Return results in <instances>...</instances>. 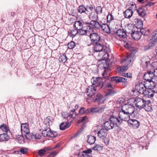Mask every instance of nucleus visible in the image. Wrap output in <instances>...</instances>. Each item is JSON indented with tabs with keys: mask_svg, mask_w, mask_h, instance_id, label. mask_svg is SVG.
Here are the masks:
<instances>
[{
	"mask_svg": "<svg viewBox=\"0 0 157 157\" xmlns=\"http://www.w3.org/2000/svg\"><path fill=\"white\" fill-rule=\"evenodd\" d=\"M121 124V121H119L118 117L114 116H111L109 121L104 123V127L107 130L113 129L115 126L118 127Z\"/></svg>",
	"mask_w": 157,
	"mask_h": 157,
	"instance_id": "nucleus-1",
	"label": "nucleus"
},
{
	"mask_svg": "<svg viewBox=\"0 0 157 157\" xmlns=\"http://www.w3.org/2000/svg\"><path fill=\"white\" fill-rule=\"evenodd\" d=\"M131 55L128 56L124 59H122L121 63L123 64H125V66H121L117 67V72L119 73H121L125 71L128 68V65L133 60V58Z\"/></svg>",
	"mask_w": 157,
	"mask_h": 157,
	"instance_id": "nucleus-2",
	"label": "nucleus"
},
{
	"mask_svg": "<svg viewBox=\"0 0 157 157\" xmlns=\"http://www.w3.org/2000/svg\"><path fill=\"white\" fill-rule=\"evenodd\" d=\"M104 58H105V60H103L101 61V63L100 64L101 66L104 68L105 69L102 74L103 78H106L107 77V75L106 73V69H107L109 66L110 62L108 59L109 55L108 53H105L104 55Z\"/></svg>",
	"mask_w": 157,
	"mask_h": 157,
	"instance_id": "nucleus-3",
	"label": "nucleus"
},
{
	"mask_svg": "<svg viewBox=\"0 0 157 157\" xmlns=\"http://www.w3.org/2000/svg\"><path fill=\"white\" fill-rule=\"evenodd\" d=\"M105 100V97L100 93L97 94L90 100L89 98H86V101L88 103H90L93 101L96 102L98 105L103 103Z\"/></svg>",
	"mask_w": 157,
	"mask_h": 157,
	"instance_id": "nucleus-4",
	"label": "nucleus"
},
{
	"mask_svg": "<svg viewBox=\"0 0 157 157\" xmlns=\"http://www.w3.org/2000/svg\"><path fill=\"white\" fill-rule=\"evenodd\" d=\"M97 20H91L90 22H86L85 24L87 25L88 29L91 33L94 32V29H99L101 28V24Z\"/></svg>",
	"mask_w": 157,
	"mask_h": 157,
	"instance_id": "nucleus-5",
	"label": "nucleus"
},
{
	"mask_svg": "<svg viewBox=\"0 0 157 157\" xmlns=\"http://www.w3.org/2000/svg\"><path fill=\"white\" fill-rule=\"evenodd\" d=\"M42 135L44 137H54L57 136V133L56 132L52 131L49 127L45 126L44 129L42 132Z\"/></svg>",
	"mask_w": 157,
	"mask_h": 157,
	"instance_id": "nucleus-6",
	"label": "nucleus"
},
{
	"mask_svg": "<svg viewBox=\"0 0 157 157\" xmlns=\"http://www.w3.org/2000/svg\"><path fill=\"white\" fill-rule=\"evenodd\" d=\"M52 150V148L50 147H45L43 149L39 150L38 151L39 155L41 156H44L45 154L49 153L48 156H52L54 157L56 155L57 152L56 151H53L48 152V151Z\"/></svg>",
	"mask_w": 157,
	"mask_h": 157,
	"instance_id": "nucleus-7",
	"label": "nucleus"
},
{
	"mask_svg": "<svg viewBox=\"0 0 157 157\" xmlns=\"http://www.w3.org/2000/svg\"><path fill=\"white\" fill-rule=\"evenodd\" d=\"M97 89L96 88L93 86H90L86 88V93L89 98H89L90 100L94 97H93L97 93Z\"/></svg>",
	"mask_w": 157,
	"mask_h": 157,
	"instance_id": "nucleus-8",
	"label": "nucleus"
},
{
	"mask_svg": "<svg viewBox=\"0 0 157 157\" xmlns=\"http://www.w3.org/2000/svg\"><path fill=\"white\" fill-rule=\"evenodd\" d=\"M92 85L96 87L101 86V88L104 87L103 81L102 78L100 77L95 78L93 77L91 79Z\"/></svg>",
	"mask_w": 157,
	"mask_h": 157,
	"instance_id": "nucleus-9",
	"label": "nucleus"
},
{
	"mask_svg": "<svg viewBox=\"0 0 157 157\" xmlns=\"http://www.w3.org/2000/svg\"><path fill=\"white\" fill-rule=\"evenodd\" d=\"M130 115L122 108L121 110L119 112L118 117L119 121H121V124L122 121H127L130 119Z\"/></svg>",
	"mask_w": 157,
	"mask_h": 157,
	"instance_id": "nucleus-10",
	"label": "nucleus"
},
{
	"mask_svg": "<svg viewBox=\"0 0 157 157\" xmlns=\"http://www.w3.org/2000/svg\"><path fill=\"white\" fill-rule=\"evenodd\" d=\"M94 44V52H102L103 51L104 53L105 54V53H107V50H109V48H106V50L104 49V47L103 45L100 43V42H98L97 43Z\"/></svg>",
	"mask_w": 157,
	"mask_h": 157,
	"instance_id": "nucleus-11",
	"label": "nucleus"
},
{
	"mask_svg": "<svg viewBox=\"0 0 157 157\" xmlns=\"http://www.w3.org/2000/svg\"><path fill=\"white\" fill-rule=\"evenodd\" d=\"M155 77V74L154 71L152 72L151 71H149L146 73L144 75L143 78L146 81L148 82L149 83L152 82L154 84L152 80Z\"/></svg>",
	"mask_w": 157,
	"mask_h": 157,
	"instance_id": "nucleus-12",
	"label": "nucleus"
},
{
	"mask_svg": "<svg viewBox=\"0 0 157 157\" xmlns=\"http://www.w3.org/2000/svg\"><path fill=\"white\" fill-rule=\"evenodd\" d=\"M122 109L130 115L134 113L135 111L134 106L131 104H126L122 107Z\"/></svg>",
	"mask_w": 157,
	"mask_h": 157,
	"instance_id": "nucleus-13",
	"label": "nucleus"
},
{
	"mask_svg": "<svg viewBox=\"0 0 157 157\" xmlns=\"http://www.w3.org/2000/svg\"><path fill=\"white\" fill-rule=\"evenodd\" d=\"M89 34L90 40L92 43L94 44L100 42L101 37L98 33L93 32Z\"/></svg>",
	"mask_w": 157,
	"mask_h": 157,
	"instance_id": "nucleus-14",
	"label": "nucleus"
},
{
	"mask_svg": "<svg viewBox=\"0 0 157 157\" xmlns=\"http://www.w3.org/2000/svg\"><path fill=\"white\" fill-rule=\"evenodd\" d=\"M108 132L105 129L102 128L98 132V136L100 138L104 140V142L105 144H108L109 141L107 140V141L105 140V138L107 135Z\"/></svg>",
	"mask_w": 157,
	"mask_h": 157,
	"instance_id": "nucleus-15",
	"label": "nucleus"
},
{
	"mask_svg": "<svg viewBox=\"0 0 157 157\" xmlns=\"http://www.w3.org/2000/svg\"><path fill=\"white\" fill-rule=\"evenodd\" d=\"M108 79L110 80L111 82H114V83L116 84L120 82H125L127 79L124 78L117 76H113L111 77H108Z\"/></svg>",
	"mask_w": 157,
	"mask_h": 157,
	"instance_id": "nucleus-16",
	"label": "nucleus"
},
{
	"mask_svg": "<svg viewBox=\"0 0 157 157\" xmlns=\"http://www.w3.org/2000/svg\"><path fill=\"white\" fill-rule=\"evenodd\" d=\"M105 88L108 90L105 94L106 96H112L116 93V92L113 90L115 88V86L110 83L107 84L105 86Z\"/></svg>",
	"mask_w": 157,
	"mask_h": 157,
	"instance_id": "nucleus-17",
	"label": "nucleus"
},
{
	"mask_svg": "<svg viewBox=\"0 0 157 157\" xmlns=\"http://www.w3.org/2000/svg\"><path fill=\"white\" fill-rule=\"evenodd\" d=\"M128 29L129 28H128L126 30V32L128 33L131 34L132 36L133 39L136 40H139L140 39L142 35L140 31H133L132 30H131V31H128Z\"/></svg>",
	"mask_w": 157,
	"mask_h": 157,
	"instance_id": "nucleus-18",
	"label": "nucleus"
},
{
	"mask_svg": "<svg viewBox=\"0 0 157 157\" xmlns=\"http://www.w3.org/2000/svg\"><path fill=\"white\" fill-rule=\"evenodd\" d=\"M147 86H146L143 83H140L138 86H136V89L139 93L144 94L147 89Z\"/></svg>",
	"mask_w": 157,
	"mask_h": 157,
	"instance_id": "nucleus-19",
	"label": "nucleus"
},
{
	"mask_svg": "<svg viewBox=\"0 0 157 157\" xmlns=\"http://www.w3.org/2000/svg\"><path fill=\"white\" fill-rule=\"evenodd\" d=\"M88 29V26L87 25H86V26L83 27L82 29L78 30V34L82 35H88L91 33Z\"/></svg>",
	"mask_w": 157,
	"mask_h": 157,
	"instance_id": "nucleus-20",
	"label": "nucleus"
},
{
	"mask_svg": "<svg viewBox=\"0 0 157 157\" xmlns=\"http://www.w3.org/2000/svg\"><path fill=\"white\" fill-rule=\"evenodd\" d=\"M92 152L90 149H88L87 150L83 151H78L77 155L78 157H90L89 154Z\"/></svg>",
	"mask_w": 157,
	"mask_h": 157,
	"instance_id": "nucleus-21",
	"label": "nucleus"
},
{
	"mask_svg": "<svg viewBox=\"0 0 157 157\" xmlns=\"http://www.w3.org/2000/svg\"><path fill=\"white\" fill-rule=\"evenodd\" d=\"M136 105L140 108H144V105L146 104V101L144 99L137 98L135 100Z\"/></svg>",
	"mask_w": 157,
	"mask_h": 157,
	"instance_id": "nucleus-22",
	"label": "nucleus"
},
{
	"mask_svg": "<svg viewBox=\"0 0 157 157\" xmlns=\"http://www.w3.org/2000/svg\"><path fill=\"white\" fill-rule=\"evenodd\" d=\"M128 124L130 125V127H132L135 128H138L140 125L139 122L136 119H130L128 121Z\"/></svg>",
	"mask_w": 157,
	"mask_h": 157,
	"instance_id": "nucleus-23",
	"label": "nucleus"
},
{
	"mask_svg": "<svg viewBox=\"0 0 157 157\" xmlns=\"http://www.w3.org/2000/svg\"><path fill=\"white\" fill-rule=\"evenodd\" d=\"M150 59L147 56L142 58L141 59V64L144 66V67L147 68L148 64L150 62Z\"/></svg>",
	"mask_w": 157,
	"mask_h": 157,
	"instance_id": "nucleus-24",
	"label": "nucleus"
},
{
	"mask_svg": "<svg viewBox=\"0 0 157 157\" xmlns=\"http://www.w3.org/2000/svg\"><path fill=\"white\" fill-rule=\"evenodd\" d=\"M21 131L22 135L29 132V125L27 123H23L21 124Z\"/></svg>",
	"mask_w": 157,
	"mask_h": 157,
	"instance_id": "nucleus-25",
	"label": "nucleus"
},
{
	"mask_svg": "<svg viewBox=\"0 0 157 157\" xmlns=\"http://www.w3.org/2000/svg\"><path fill=\"white\" fill-rule=\"evenodd\" d=\"M116 34L120 38H124L126 36V32L122 29H119L117 30Z\"/></svg>",
	"mask_w": 157,
	"mask_h": 157,
	"instance_id": "nucleus-26",
	"label": "nucleus"
},
{
	"mask_svg": "<svg viewBox=\"0 0 157 157\" xmlns=\"http://www.w3.org/2000/svg\"><path fill=\"white\" fill-rule=\"evenodd\" d=\"M148 87L149 88H147L144 95L148 98H151L153 97L155 93L149 86H148Z\"/></svg>",
	"mask_w": 157,
	"mask_h": 157,
	"instance_id": "nucleus-27",
	"label": "nucleus"
},
{
	"mask_svg": "<svg viewBox=\"0 0 157 157\" xmlns=\"http://www.w3.org/2000/svg\"><path fill=\"white\" fill-rule=\"evenodd\" d=\"M100 28L106 33H109L111 32L109 26L106 24L103 23L101 24Z\"/></svg>",
	"mask_w": 157,
	"mask_h": 157,
	"instance_id": "nucleus-28",
	"label": "nucleus"
},
{
	"mask_svg": "<svg viewBox=\"0 0 157 157\" xmlns=\"http://www.w3.org/2000/svg\"><path fill=\"white\" fill-rule=\"evenodd\" d=\"M0 128L3 132L10 134V132L9 130V127L6 124H2L0 126Z\"/></svg>",
	"mask_w": 157,
	"mask_h": 157,
	"instance_id": "nucleus-29",
	"label": "nucleus"
},
{
	"mask_svg": "<svg viewBox=\"0 0 157 157\" xmlns=\"http://www.w3.org/2000/svg\"><path fill=\"white\" fill-rule=\"evenodd\" d=\"M53 121V118L50 116L47 117L45 119L44 122L46 125L49 127L50 125H52Z\"/></svg>",
	"mask_w": 157,
	"mask_h": 157,
	"instance_id": "nucleus-30",
	"label": "nucleus"
},
{
	"mask_svg": "<svg viewBox=\"0 0 157 157\" xmlns=\"http://www.w3.org/2000/svg\"><path fill=\"white\" fill-rule=\"evenodd\" d=\"M74 29L78 30L82 28L83 27V25L80 21H77L75 22L74 25Z\"/></svg>",
	"mask_w": 157,
	"mask_h": 157,
	"instance_id": "nucleus-31",
	"label": "nucleus"
},
{
	"mask_svg": "<svg viewBox=\"0 0 157 157\" xmlns=\"http://www.w3.org/2000/svg\"><path fill=\"white\" fill-rule=\"evenodd\" d=\"M89 17V19L91 20H98V14L94 12L90 13Z\"/></svg>",
	"mask_w": 157,
	"mask_h": 157,
	"instance_id": "nucleus-32",
	"label": "nucleus"
},
{
	"mask_svg": "<svg viewBox=\"0 0 157 157\" xmlns=\"http://www.w3.org/2000/svg\"><path fill=\"white\" fill-rule=\"evenodd\" d=\"M133 14V11L128 9L124 12V15L125 18H128L132 16Z\"/></svg>",
	"mask_w": 157,
	"mask_h": 157,
	"instance_id": "nucleus-33",
	"label": "nucleus"
},
{
	"mask_svg": "<svg viewBox=\"0 0 157 157\" xmlns=\"http://www.w3.org/2000/svg\"><path fill=\"white\" fill-rule=\"evenodd\" d=\"M148 102V103H147V102H146L144 108L147 111H151L152 110V109L150 101H149Z\"/></svg>",
	"mask_w": 157,
	"mask_h": 157,
	"instance_id": "nucleus-34",
	"label": "nucleus"
},
{
	"mask_svg": "<svg viewBox=\"0 0 157 157\" xmlns=\"http://www.w3.org/2000/svg\"><path fill=\"white\" fill-rule=\"evenodd\" d=\"M96 140V137L92 135H89L87 137V142L90 144H94Z\"/></svg>",
	"mask_w": 157,
	"mask_h": 157,
	"instance_id": "nucleus-35",
	"label": "nucleus"
},
{
	"mask_svg": "<svg viewBox=\"0 0 157 157\" xmlns=\"http://www.w3.org/2000/svg\"><path fill=\"white\" fill-rule=\"evenodd\" d=\"M137 12L139 15L142 17H144L145 14L146 12L144 8L142 7H140L136 10Z\"/></svg>",
	"mask_w": 157,
	"mask_h": 157,
	"instance_id": "nucleus-36",
	"label": "nucleus"
},
{
	"mask_svg": "<svg viewBox=\"0 0 157 157\" xmlns=\"http://www.w3.org/2000/svg\"><path fill=\"white\" fill-rule=\"evenodd\" d=\"M10 134L4 133L0 134V140L1 141H7L8 140V135Z\"/></svg>",
	"mask_w": 157,
	"mask_h": 157,
	"instance_id": "nucleus-37",
	"label": "nucleus"
},
{
	"mask_svg": "<svg viewBox=\"0 0 157 157\" xmlns=\"http://www.w3.org/2000/svg\"><path fill=\"white\" fill-rule=\"evenodd\" d=\"M68 35L72 38L75 37L78 33V30L74 29L73 30H70L68 32Z\"/></svg>",
	"mask_w": 157,
	"mask_h": 157,
	"instance_id": "nucleus-38",
	"label": "nucleus"
},
{
	"mask_svg": "<svg viewBox=\"0 0 157 157\" xmlns=\"http://www.w3.org/2000/svg\"><path fill=\"white\" fill-rule=\"evenodd\" d=\"M76 115L77 113L75 111V110L72 109L70 111L68 114V117L66 118L67 119H68L69 118H71L73 119H74L75 118Z\"/></svg>",
	"mask_w": 157,
	"mask_h": 157,
	"instance_id": "nucleus-39",
	"label": "nucleus"
},
{
	"mask_svg": "<svg viewBox=\"0 0 157 157\" xmlns=\"http://www.w3.org/2000/svg\"><path fill=\"white\" fill-rule=\"evenodd\" d=\"M70 126V124L67 122L62 123L59 125L60 129L61 130H64Z\"/></svg>",
	"mask_w": 157,
	"mask_h": 157,
	"instance_id": "nucleus-40",
	"label": "nucleus"
},
{
	"mask_svg": "<svg viewBox=\"0 0 157 157\" xmlns=\"http://www.w3.org/2000/svg\"><path fill=\"white\" fill-rule=\"evenodd\" d=\"M78 11L80 13H84L86 11H88L87 10L86 8L83 5H81L78 7Z\"/></svg>",
	"mask_w": 157,
	"mask_h": 157,
	"instance_id": "nucleus-41",
	"label": "nucleus"
},
{
	"mask_svg": "<svg viewBox=\"0 0 157 157\" xmlns=\"http://www.w3.org/2000/svg\"><path fill=\"white\" fill-rule=\"evenodd\" d=\"M140 32L141 33V34L143 35L144 36H147L149 34V31L147 29H144L141 28L140 29Z\"/></svg>",
	"mask_w": 157,
	"mask_h": 157,
	"instance_id": "nucleus-42",
	"label": "nucleus"
},
{
	"mask_svg": "<svg viewBox=\"0 0 157 157\" xmlns=\"http://www.w3.org/2000/svg\"><path fill=\"white\" fill-rule=\"evenodd\" d=\"M25 136V138L28 140H31L33 138L34 136L33 134L32 133H31L29 132L25 133V134L23 135Z\"/></svg>",
	"mask_w": 157,
	"mask_h": 157,
	"instance_id": "nucleus-43",
	"label": "nucleus"
},
{
	"mask_svg": "<svg viewBox=\"0 0 157 157\" xmlns=\"http://www.w3.org/2000/svg\"><path fill=\"white\" fill-rule=\"evenodd\" d=\"M67 58L65 55L63 54L62 56H61L59 58V60L60 62L64 63L67 60Z\"/></svg>",
	"mask_w": 157,
	"mask_h": 157,
	"instance_id": "nucleus-44",
	"label": "nucleus"
},
{
	"mask_svg": "<svg viewBox=\"0 0 157 157\" xmlns=\"http://www.w3.org/2000/svg\"><path fill=\"white\" fill-rule=\"evenodd\" d=\"M95 11L98 14L101 13H102V8L101 6H97L95 9Z\"/></svg>",
	"mask_w": 157,
	"mask_h": 157,
	"instance_id": "nucleus-45",
	"label": "nucleus"
},
{
	"mask_svg": "<svg viewBox=\"0 0 157 157\" xmlns=\"http://www.w3.org/2000/svg\"><path fill=\"white\" fill-rule=\"evenodd\" d=\"M75 46V43L74 41H71L68 44V47L70 49H72Z\"/></svg>",
	"mask_w": 157,
	"mask_h": 157,
	"instance_id": "nucleus-46",
	"label": "nucleus"
},
{
	"mask_svg": "<svg viewBox=\"0 0 157 157\" xmlns=\"http://www.w3.org/2000/svg\"><path fill=\"white\" fill-rule=\"evenodd\" d=\"M155 38V39L152 38L151 39V41L149 43L150 45H152V47L154 46L156 44V43L157 41L156 38Z\"/></svg>",
	"mask_w": 157,
	"mask_h": 157,
	"instance_id": "nucleus-47",
	"label": "nucleus"
},
{
	"mask_svg": "<svg viewBox=\"0 0 157 157\" xmlns=\"http://www.w3.org/2000/svg\"><path fill=\"white\" fill-rule=\"evenodd\" d=\"M107 20L108 22H110L111 20L114 19V17L112 14L109 13L107 17Z\"/></svg>",
	"mask_w": 157,
	"mask_h": 157,
	"instance_id": "nucleus-48",
	"label": "nucleus"
},
{
	"mask_svg": "<svg viewBox=\"0 0 157 157\" xmlns=\"http://www.w3.org/2000/svg\"><path fill=\"white\" fill-rule=\"evenodd\" d=\"M32 74L35 76L37 75H38L40 73V72L36 68L33 69L32 71Z\"/></svg>",
	"mask_w": 157,
	"mask_h": 157,
	"instance_id": "nucleus-49",
	"label": "nucleus"
},
{
	"mask_svg": "<svg viewBox=\"0 0 157 157\" xmlns=\"http://www.w3.org/2000/svg\"><path fill=\"white\" fill-rule=\"evenodd\" d=\"M93 149L94 150L100 151L102 150V148L99 145H96L93 147Z\"/></svg>",
	"mask_w": 157,
	"mask_h": 157,
	"instance_id": "nucleus-50",
	"label": "nucleus"
},
{
	"mask_svg": "<svg viewBox=\"0 0 157 157\" xmlns=\"http://www.w3.org/2000/svg\"><path fill=\"white\" fill-rule=\"evenodd\" d=\"M17 139L19 143H22L24 142V137L21 136H19L17 137Z\"/></svg>",
	"mask_w": 157,
	"mask_h": 157,
	"instance_id": "nucleus-51",
	"label": "nucleus"
},
{
	"mask_svg": "<svg viewBox=\"0 0 157 157\" xmlns=\"http://www.w3.org/2000/svg\"><path fill=\"white\" fill-rule=\"evenodd\" d=\"M128 10H132L133 11H135L136 10V4L134 3L133 4H132L129 7V8Z\"/></svg>",
	"mask_w": 157,
	"mask_h": 157,
	"instance_id": "nucleus-52",
	"label": "nucleus"
},
{
	"mask_svg": "<svg viewBox=\"0 0 157 157\" xmlns=\"http://www.w3.org/2000/svg\"><path fill=\"white\" fill-rule=\"evenodd\" d=\"M98 109V108L97 107L92 108L90 109V112L93 113H97Z\"/></svg>",
	"mask_w": 157,
	"mask_h": 157,
	"instance_id": "nucleus-53",
	"label": "nucleus"
},
{
	"mask_svg": "<svg viewBox=\"0 0 157 157\" xmlns=\"http://www.w3.org/2000/svg\"><path fill=\"white\" fill-rule=\"evenodd\" d=\"M27 150L26 148H22L20 149V151H18V152H20L23 154H25L27 153Z\"/></svg>",
	"mask_w": 157,
	"mask_h": 157,
	"instance_id": "nucleus-54",
	"label": "nucleus"
},
{
	"mask_svg": "<svg viewBox=\"0 0 157 157\" xmlns=\"http://www.w3.org/2000/svg\"><path fill=\"white\" fill-rule=\"evenodd\" d=\"M122 75L128 78H131L132 77V74H131L127 73H123L122 74Z\"/></svg>",
	"mask_w": 157,
	"mask_h": 157,
	"instance_id": "nucleus-55",
	"label": "nucleus"
},
{
	"mask_svg": "<svg viewBox=\"0 0 157 157\" xmlns=\"http://www.w3.org/2000/svg\"><path fill=\"white\" fill-rule=\"evenodd\" d=\"M98 113H101L103 112L105 109V106H102L100 107H98Z\"/></svg>",
	"mask_w": 157,
	"mask_h": 157,
	"instance_id": "nucleus-56",
	"label": "nucleus"
},
{
	"mask_svg": "<svg viewBox=\"0 0 157 157\" xmlns=\"http://www.w3.org/2000/svg\"><path fill=\"white\" fill-rule=\"evenodd\" d=\"M150 84L151 85V88H152L155 93H157V85H154L152 86L151 84Z\"/></svg>",
	"mask_w": 157,
	"mask_h": 157,
	"instance_id": "nucleus-57",
	"label": "nucleus"
},
{
	"mask_svg": "<svg viewBox=\"0 0 157 157\" xmlns=\"http://www.w3.org/2000/svg\"><path fill=\"white\" fill-rule=\"evenodd\" d=\"M152 47V45H150L149 44L144 47V51H147L151 49Z\"/></svg>",
	"mask_w": 157,
	"mask_h": 157,
	"instance_id": "nucleus-58",
	"label": "nucleus"
},
{
	"mask_svg": "<svg viewBox=\"0 0 157 157\" xmlns=\"http://www.w3.org/2000/svg\"><path fill=\"white\" fill-rule=\"evenodd\" d=\"M155 37L156 38V39H157V29L153 32L152 34V38L155 39Z\"/></svg>",
	"mask_w": 157,
	"mask_h": 157,
	"instance_id": "nucleus-59",
	"label": "nucleus"
},
{
	"mask_svg": "<svg viewBox=\"0 0 157 157\" xmlns=\"http://www.w3.org/2000/svg\"><path fill=\"white\" fill-rule=\"evenodd\" d=\"M34 136L33 138H35L37 139H39L41 138V136L40 135L38 134H33Z\"/></svg>",
	"mask_w": 157,
	"mask_h": 157,
	"instance_id": "nucleus-60",
	"label": "nucleus"
},
{
	"mask_svg": "<svg viewBox=\"0 0 157 157\" xmlns=\"http://www.w3.org/2000/svg\"><path fill=\"white\" fill-rule=\"evenodd\" d=\"M85 109L84 107H82L79 110V113L82 114L85 113Z\"/></svg>",
	"mask_w": 157,
	"mask_h": 157,
	"instance_id": "nucleus-61",
	"label": "nucleus"
},
{
	"mask_svg": "<svg viewBox=\"0 0 157 157\" xmlns=\"http://www.w3.org/2000/svg\"><path fill=\"white\" fill-rule=\"evenodd\" d=\"M87 119V117L86 116H85L81 118L79 120H80L81 122H84Z\"/></svg>",
	"mask_w": 157,
	"mask_h": 157,
	"instance_id": "nucleus-62",
	"label": "nucleus"
},
{
	"mask_svg": "<svg viewBox=\"0 0 157 157\" xmlns=\"http://www.w3.org/2000/svg\"><path fill=\"white\" fill-rule=\"evenodd\" d=\"M86 6L91 11H92L94 9L93 6L91 5L89 6Z\"/></svg>",
	"mask_w": 157,
	"mask_h": 157,
	"instance_id": "nucleus-63",
	"label": "nucleus"
},
{
	"mask_svg": "<svg viewBox=\"0 0 157 157\" xmlns=\"http://www.w3.org/2000/svg\"><path fill=\"white\" fill-rule=\"evenodd\" d=\"M124 99L123 98H119L118 100V101L121 103L123 102L124 101Z\"/></svg>",
	"mask_w": 157,
	"mask_h": 157,
	"instance_id": "nucleus-64",
	"label": "nucleus"
}]
</instances>
